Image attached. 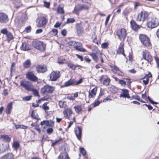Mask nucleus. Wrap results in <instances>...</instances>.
<instances>
[{
	"label": "nucleus",
	"mask_w": 159,
	"mask_h": 159,
	"mask_svg": "<svg viewBox=\"0 0 159 159\" xmlns=\"http://www.w3.org/2000/svg\"><path fill=\"white\" fill-rule=\"evenodd\" d=\"M90 55L92 57L93 60L96 62H98L100 58L101 59L102 63L104 62L103 59L102 57L101 53L97 48L93 50L92 52L90 54Z\"/></svg>",
	"instance_id": "obj_1"
},
{
	"label": "nucleus",
	"mask_w": 159,
	"mask_h": 159,
	"mask_svg": "<svg viewBox=\"0 0 159 159\" xmlns=\"http://www.w3.org/2000/svg\"><path fill=\"white\" fill-rule=\"evenodd\" d=\"M20 86L24 88L25 90L30 91L32 90L33 85L31 82L25 80H22L20 83Z\"/></svg>",
	"instance_id": "obj_2"
},
{
	"label": "nucleus",
	"mask_w": 159,
	"mask_h": 159,
	"mask_svg": "<svg viewBox=\"0 0 159 159\" xmlns=\"http://www.w3.org/2000/svg\"><path fill=\"white\" fill-rule=\"evenodd\" d=\"M159 25L158 19L155 17L152 18L150 21L147 23L148 28H154L157 26Z\"/></svg>",
	"instance_id": "obj_3"
},
{
	"label": "nucleus",
	"mask_w": 159,
	"mask_h": 159,
	"mask_svg": "<svg viewBox=\"0 0 159 159\" xmlns=\"http://www.w3.org/2000/svg\"><path fill=\"white\" fill-rule=\"evenodd\" d=\"M32 45L35 48L42 51H43L45 48V44L41 41H36L32 43Z\"/></svg>",
	"instance_id": "obj_4"
},
{
	"label": "nucleus",
	"mask_w": 159,
	"mask_h": 159,
	"mask_svg": "<svg viewBox=\"0 0 159 159\" xmlns=\"http://www.w3.org/2000/svg\"><path fill=\"white\" fill-rule=\"evenodd\" d=\"M117 35L120 40H124L127 35L126 30L124 28L119 29L117 31Z\"/></svg>",
	"instance_id": "obj_5"
},
{
	"label": "nucleus",
	"mask_w": 159,
	"mask_h": 159,
	"mask_svg": "<svg viewBox=\"0 0 159 159\" xmlns=\"http://www.w3.org/2000/svg\"><path fill=\"white\" fill-rule=\"evenodd\" d=\"M139 39L142 43L146 47H148L150 45L149 39L146 35L143 34L140 35Z\"/></svg>",
	"instance_id": "obj_6"
},
{
	"label": "nucleus",
	"mask_w": 159,
	"mask_h": 159,
	"mask_svg": "<svg viewBox=\"0 0 159 159\" xmlns=\"http://www.w3.org/2000/svg\"><path fill=\"white\" fill-rule=\"evenodd\" d=\"M148 13L145 11L141 12L137 16V20L138 21H144L148 18Z\"/></svg>",
	"instance_id": "obj_7"
},
{
	"label": "nucleus",
	"mask_w": 159,
	"mask_h": 159,
	"mask_svg": "<svg viewBox=\"0 0 159 159\" xmlns=\"http://www.w3.org/2000/svg\"><path fill=\"white\" fill-rule=\"evenodd\" d=\"M55 87L49 85L44 86L41 89V92L44 94L52 93L55 89Z\"/></svg>",
	"instance_id": "obj_8"
},
{
	"label": "nucleus",
	"mask_w": 159,
	"mask_h": 159,
	"mask_svg": "<svg viewBox=\"0 0 159 159\" xmlns=\"http://www.w3.org/2000/svg\"><path fill=\"white\" fill-rule=\"evenodd\" d=\"M1 33L6 35L7 40L9 42L12 40L14 39V37L12 34L10 32H8L6 29H2L1 31Z\"/></svg>",
	"instance_id": "obj_9"
},
{
	"label": "nucleus",
	"mask_w": 159,
	"mask_h": 159,
	"mask_svg": "<svg viewBox=\"0 0 159 159\" xmlns=\"http://www.w3.org/2000/svg\"><path fill=\"white\" fill-rule=\"evenodd\" d=\"M60 74L59 71H53L50 74V79L52 81H56L60 77Z\"/></svg>",
	"instance_id": "obj_10"
},
{
	"label": "nucleus",
	"mask_w": 159,
	"mask_h": 159,
	"mask_svg": "<svg viewBox=\"0 0 159 159\" xmlns=\"http://www.w3.org/2000/svg\"><path fill=\"white\" fill-rule=\"evenodd\" d=\"M26 78L28 80L33 81H37L38 78L34 75V73L32 71L28 72L26 75Z\"/></svg>",
	"instance_id": "obj_11"
},
{
	"label": "nucleus",
	"mask_w": 159,
	"mask_h": 159,
	"mask_svg": "<svg viewBox=\"0 0 159 159\" xmlns=\"http://www.w3.org/2000/svg\"><path fill=\"white\" fill-rule=\"evenodd\" d=\"M143 58L148 62H150L152 61V57L147 51L145 50L143 52Z\"/></svg>",
	"instance_id": "obj_12"
},
{
	"label": "nucleus",
	"mask_w": 159,
	"mask_h": 159,
	"mask_svg": "<svg viewBox=\"0 0 159 159\" xmlns=\"http://www.w3.org/2000/svg\"><path fill=\"white\" fill-rule=\"evenodd\" d=\"M37 26L41 27L45 25L46 24V20L43 17L40 18L37 20Z\"/></svg>",
	"instance_id": "obj_13"
},
{
	"label": "nucleus",
	"mask_w": 159,
	"mask_h": 159,
	"mask_svg": "<svg viewBox=\"0 0 159 159\" xmlns=\"http://www.w3.org/2000/svg\"><path fill=\"white\" fill-rule=\"evenodd\" d=\"M8 20V16L5 14L3 13H0V22L6 23Z\"/></svg>",
	"instance_id": "obj_14"
},
{
	"label": "nucleus",
	"mask_w": 159,
	"mask_h": 159,
	"mask_svg": "<svg viewBox=\"0 0 159 159\" xmlns=\"http://www.w3.org/2000/svg\"><path fill=\"white\" fill-rule=\"evenodd\" d=\"M120 97L127 98H130L129 95L128 90L126 89H123L122 90V92L120 94Z\"/></svg>",
	"instance_id": "obj_15"
},
{
	"label": "nucleus",
	"mask_w": 159,
	"mask_h": 159,
	"mask_svg": "<svg viewBox=\"0 0 159 159\" xmlns=\"http://www.w3.org/2000/svg\"><path fill=\"white\" fill-rule=\"evenodd\" d=\"M82 131V128L79 126L77 127L75 131L76 135L79 140H80L81 138Z\"/></svg>",
	"instance_id": "obj_16"
},
{
	"label": "nucleus",
	"mask_w": 159,
	"mask_h": 159,
	"mask_svg": "<svg viewBox=\"0 0 159 159\" xmlns=\"http://www.w3.org/2000/svg\"><path fill=\"white\" fill-rule=\"evenodd\" d=\"M82 46L81 43L78 42H76V44L75 45L74 48L78 51L84 52H86V50L85 49L81 47Z\"/></svg>",
	"instance_id": "obj_17"
},
{
	"label": "nucleus",
	"mask_w": 159,
	"mask_h": 159,
	"mask_svg": "<svg viewBox=\"0 0 159 159\" xmlns=\"http://www.w3.org/2000/svg\"><path fill=\"white\" fill-rule=\"evenodd\" d=\"M37 71L39 73H43L45 72L47 70V67L45 66L39 65L36 67Z\"/></svg>",
	"instance_id": "obj_18"
},
{
	"label": "nucleus",
	"mask_w": 159,
	"mask_h": 159,
	"mask_svg": "<svg viewBox=\"0 0 159 159\" xmlns=\"http://www.w3.org/2000/svg\"><path fill=\"white\" fill-rule=\"evenodd\" d=\"M97 90V88L96 87L90 91H89V98H94L96 94Z\"/></svg>",
	"instance_id": "obj_19"
},
{
	"label": "nucleus",
	"mask_w": 159,
	"mask_h": 159,
	"mask_svg": "<svg viewBox=\"0 0 159 159\" xmlns=\"http://www.w3.org/2000/svg\"><path fill=\"white\" fill-rule=\"evenodd\" d=\"M2 153L5 152L6 151H8L9 149V146L8 144H3L0 147Z\"/></svg>",
	"instance_id": "obj_20"
},
{
	"label": "nucleus",
	"mask_w": 159,
	"mask_h": 159,
	"mask_svg": "<svg viewBox=\"0 0 159 159\" xmlns=\"http://www.w3.org/2000/svg\"><path fill=\"white\" fill-rule=\"evenodd\" d=\"M58 159H70L68 155L66 152L61 153L58 157Z\"/></svg>",
	"instance_id": "obj_21"
},
{
	"label": "nucleus",
	"mask_w": 159,
	"mask_h": 159,
	"mask_svg": "<svg viewBox=\"0 0 159 159\" xmlns=\"http://www.w3.org/2000/svg\"><path fill=\"white\" fill-rule=\"evenodd\" d=\"M123 44L121 43L120 45V46L118 49L117 51V53L118 54H122L124 56H125Z\"/></svg>",
	"instance_id": "obj_22"
},
{
	"label": "nucleus",
	"mask_w": 159,
	"mask_h": 159,
	"mask_svg": "<svg viewBox=\"0 0 159 159\" xmlns=\"http://www.w3.org/2000/svg\"><path fill=\"white\" fill-rule=\"evenodd\" d=\"M28 19V16L26 13V11L23 13L20 17V20L21 22H25Z\"/></svg>",
	"instance_id": "obj_23"
},
{
	"label": "nucleus",
	"mask_w": 159,
	"mask_h": 159,
	"mask_svg": "<svg viewBox=\"0 0 159 159\" xmlns=\"http://www.w3.org/2000/svg\"><path fill=\"white\" fill-rule=\"evenodd\" d=\"M71 85H75L74 79H70L68 81L65 82L64 84V87H67Z\"/></svg>",
	"instance_id": "obj_24"
},
{
	"label": "nucleus",
	"mask_w": 159,
	"mask_h": 159,
	"mask_svg": "<svg viewBox=\"0 0 159 159\" xmlns=\"http://www.w3.org/2000/svg\"><path fill=\"white\" fill-rule=\"evenodd\" d=\"M131 26L132 28L134 30H136L139 28V26L137 24L135 21L134 20H132L130 21Z\"/></svg>",
	"instance_id": "obj_25"
},
{
	"label": "nucleus",
	"mask_w": 159,
	"mask_h": 159,
	"mask_svg": "<svg viewBox=\"0 0 159 159\" xmlns=\"http://www.w3.org/2000/svg\"><path fill=\"white\" fill-rule=\"evenodd\" d=\"M64 114L66 118H68L72 114L71 110L69 108L63 111Z\"/></svg>",
	"instance_id": "obj_26"
},
{
	"label": "nucleus",
	"mask_w": 159,
	"mask_h": 159,
	"mask_svg": "<svg viewBox=\"0 0 159 159\" xmlns=\"http://www.w3.org/2000/svg\"><path fill=\"white\" fill-rule=\"evenodd\" d=\"M12 102L9 103L7 107L6 113L8 114H10L12 109Z\"/></svg>",
	"instance_id": "obj_27"
},
{
	"label": "nucleus",
	"mask_w": 159,
	"mask_h": 159,
	"mask_svg": "<svg viewBox=\"0 0 159 159\" xmlns=\"http://www.w3.org/2000/svg\"><path fill=\"white\" fill-rule=\"evenodd\" d=\"M13 156L11 153H8L3 156L1 159H13Z\"/></svg>",
	"instance_id": "obj_28"
},
{
	"label": "nucleus",
	"mask_w": 159,
	"mask_h": 159,
	"mask_svg": "<svg viewBox=\"0 0 159 159\" xmlns=\"http://www.w3.org/2000/svg\"><path fill=\"white\" fill-rule=\"evenodd\" d=\"M31 63L30 59L27 60L23 63V66L25 68H29L31 65Z\"/></svg>",
	"instance_id": "obj_29"
},
{
	"label": "nucleus",
	"mask_w": 159,
	"mask_h": 159,
	"mask_svg": "<svg viewBox=\"0 0 159 159\" xmlns=\"http://www.w3.org/2000/svg\"><path fill=\"white\" fill-rule=\"evenodd\" d=\"M92 39L93 41L96 44H98L100 43V41L99 40L97 39V36L94 33H93L92 34Z\"/></svg>",
	"instance_id": "obj_30"
},
{
	"label": "nucleus",
	"mask_w": 159,
	"mask_h": 159,
	"mask_svg": "<svg viewBox=\"0 0 159 159\" xmlns=\"http://www.w3.org/2000/svg\"><path fill=\"white\" fill-rule=\"evenodd\" d=\"M152 76L151 74H149L145 76L143 80V82L146 85L148 84L149 81V78Z\"/></svg>",
	"instance_id": "obj_31"
},
{
	"label": "nucleus",
	"mask_w": 159,
	"mask_h": 159,
	"mask_svg": "<svg viewBox=\"0 0 159 159\" xmlns=\"http://www.w3.org/2000/svg\"><path fill=\"white\" fill-rule=\"evenodd\" d=\"M21 48L22 49L25 51L28 50L30 49L29 45L26 43H22Z\"/></svg>",
	"instance_id": "obj_32"
},
{
	"label": "nucleus",
	"mask_w": 159,
	"mask_h": 159,
	"mask_svg": "<svg viewBox=\"0 0 159 159\" xmlns=\"http://www.w3.org/2000/svg\"><path fill=\"white\" fill-rule=\"evenodd\" d=\"M83 28L80 26H78L76 28L77 34L80 35L83 33Z\"/></svg>",
	"instance_id": "obj_33"
},
{
	"label": "nucleus",
	"mask_w": 159,
	"mask_h": 159,
	"mask_svg": "<svg viewBox=\"0 0 159 159\" xmlns=\"http://www.w3.org/2000/svg\"><path fill=\"white\" fill-rule=\"evenodd\" d=\"M82 10L80 6H77L74 8L73 12H75V14L78 15L79 12Z\"/></svg>",
	"instance_id": "obj_34"
},
{
	"label": "nucleus",
	"mask_w": 159,
	"mask_h": 159,
	"mask_svg": "<svg viewBox=\"0 0 159 159\" xmlns=\"http://www.w3.org/2000/svg\"><path fill=\"white\" fill-rule=\"evenodd\" d=\"M75 111L77 113H79L81 111L82 108L81 106L80 105H76L74 107Z\"/></svg>",
	"instance_id": "obj_35"
},
{
	"label": "nucleus",
	"mask_w": 159,
	"mask_h": 159,
	"mask_svg": "<svg viewBox=\"0 0 159 159\" xmlns=\"http://www.w3.org/2000/svg\"><path fill=\"white\" fill-rule=\"evenodd\" d=\"M1 138L7 142H9L11 139V138L7 135H2L1 136Z\"/></svg>",
	"instance_id": "obj_36"
},
{
	"label": "nucleus",
	"mask_w": 159,
	"mask_h": 159,
	"mask_svg": "<svg viewBox=\"0 0 159 159\" xmlns=\"http://www.w3.org/2000/svg\"><path fill=\"white\" fill-rule=\"evenodd\" d=\"M111 67L112 69V71L114 73H117L119 71V68L116 66H111Z\"/></svg>",
	"instance_id": "obj_37"
},
{
	"label": "nucleus",
	"mask_w": 159,
	"mask_h": 159,
	"mask_svg": "<svg viewBox=\"0 0 159 159\" xmlns=\"http://www.w3.org/2000/svg\"><path fill=\"white\" fill-rule=\"evenodd\" d=\"M20 145L18 142L14 141L13 144V147L15 150H17L19 147Z\"/></svg>",
	"instance_id": "obj_38"
},
{
	"label": "nucleus",
	"mask_w": 159,
	"mask_h": 159,
	"mask_svg": "<svg viewBox=\"0 0 159 159\" xmlns=\"http://www.w3.org/2000/svg\"><path fill=\"white\" fill-rule=\"evenodd\" d=\"M15 127L16 129H26L28 128V127L27 126H26L24 125H15Z\"/></svg>",
	"instance_id": "obj_39"
},
{
	"label": "nucleus",
	"mask_w": 159,
	"mask_h": 159,
	"mask_svg": "<svg viewBox=\"0 0 159 159\" xmlns=\"http://www.w3.org/2000/svg\"><path fill=\"white\" fill-rule=\"evenodd\" d=\"M66 105V102L65 101H60L59 102V105L61 108L65 107Z\"/></svg>",
	"instance_id": "obj_40"
},
{
	"label": "nucleus",
	"mask_w": 159,
	"mask_h": 159,
	"mask_svg": "<svg viewBox=\"0 0 159 159\" xmlns=\"http://www.w3.org/2000/svg\"><path fill=\"white\" fill-rule=\"evenodd\" d=\"M67 66L69 68L74 70H75L77 67H79V66H75V65L71 63H68L67 64Z\"/></svg>",
	"instance_id": "obj_41"
},
{
	"label": "nucleus",
	"mask_w": 159,
	"mask_h": 159,
	"mask_svg": "<svg viewBox=\"0 0 159 159\" xmlns=\"http://www.w3.org/2000/svg\"><path fill=\"white\" fill-rule=\"evenodd\" d=\"M33 89L32 90H30V91H31L33 92V94L35 96H37L39 97V94L38 92L36 89L34 88V86L33 87Z\"/></svg>",
	"instance_id": "obj_42"
},
{
	"label": "nucleus",
	"mask_w": 159,
	"mask_h": 159,
	"mask_svg": "<svg viewBox=\"0 0 159 159\" xmlns=\"http://www.w3.org/2000/svg\"><path fill=\"white\" fill-rule=\"evenodd\" d=\"M119 83L123 87H125L126 85V82L123 80H119Z\"/></svg>",
	"instance_id": "obj_43"
},
{
	"label": "nucleus",
	"mask_w": 159,
	"mask_h": 159,
	"mask_svg": "<svg viewBox=\"0 0 159 159\" xmlns=\"http://www.w3.org/2000/svg\"><path fill=\"white\" fill-rule=\"evenodd\" d=\"M83 79L81 78L80 80L78 81H77L74 79V84L75 85H79V84H81L83 81Z\"/></svg>",
	"instance_id": "obj_44"
},
{
	"label": "nucleus",
	"mask_w": 159,
	"mask_h": 159,
	"mask_svg": "<svg viewBox=\"0 0 159 159\" xmlns=\"http://www.w3.org/2000/svg\"><path fill=\"white\" fill-rule=\"evenodd\" d=\"M32 98L31 96H29L24 97L22 98L23 101H28L31 100Z\"/></svg>",
	"instance_id": "obj_45"
},
{
	"label": "nucleus",
	"mask_w": 159,
	"mask_h": 159,
	"mask_svg": "<svg viewBox=\"0 0 159 159\" xmlns=\"http://www.w3.org/2000/svg\"><path fill=\"white\" fill-rule=\"evenodd\" d=\"M57 11L58 13L63 14L64 13V11L63 8L61 7H58Z\"/></svg>",
	"instance_id": "obj_46"
},
{
	"label": "nucleus",
	"mask_w": 159,
	"mask_h": 159,
	"mask_svg": "<svg viewBox=\"0 0 159 159\" xmlns=\"http://www.w3.org/2000/svg\"><path fill=\"white\" fill-rule=\"evenodd\" d=\"M48 103V102H46L45 103H44L43 105V108L45 111L49 109V107L47 105V104Z\"/></svg>",
	"instance_id": "obj_47"
},
{
	"label": "nucleus",
	"mask_w": 159,
	"mask_h": 159,
	"mask_svg": "<svg viewBox=\"0 0 159 159\" xmlns=\"http://www.w3.org/2000/svg\"><path fill=\"white\" fill-rule=\"evenodd\" d=\"M75 21V20L73 18H68L67 19L66 23H73Z\"/></svg>",
	"instance_id": "obj_48"
},
{
	"label": "nucleus",
	"mask_w": 159,
	"mask_h": 159,
	"mask_svg": "<svg viewBox=\"0 0 159 159\" xmlns=\"http://www.w3.org/2000/svg\"><path fill=\"white\" fill-rule=\"evenodd\" d=\"M124 79L126 80V81L125 82L128 86V87L130 86V84L132 82L131 81V80L129 78H125Z\"/></svg>",
	"instance_id": "obj_49"
},
{
	"label": "nucleus",
	"mask_w": 159,
	"mask_h": 159,
	"mask_svg": "<svg viewBox=\"0 0 159 159\" xmlns=\"http://www.w3.org/2000/svg\"><path fill=\"white\" fill-rule=\"evenodd\" d=\"M49 122L48 120H44L43 121L41 122L40 124L42 125H45L46 126H49Z\"/></svg>",
	"instance_id": "obj_50"
},
{
	"label": "nucleus",
	"mask_w": 159,
	"mask_h": 159,
	"mask_svg": "<svg viewBox=\"0 0 159 159\" xmlns=\"http://www.w3.org/2000/svg\"><path fill=\"white\" fill-rule=\"evenodd\" d=\"M139 97H140L138 95H135L132 96L131 97H130V98L131 100L135 99L138 100H139Z\"/></svg>",
	"instance_id": "obj_51"
},
{
	"label": "nucleus",
	"mask_w": 159,
	"mask_h": 159,
	"mask_svg": "<svg viewBox=\"0 0 159 159\" xmlns=\"http://www.w3.org/2000/svg\"><path fill=\"white\" fill-rule=\"evenodd\" d=\"M109 82H110V79H106L104 80V81H103V84L107 86L109 84Z\"/></svg>",
	"instance_id": "obj_52"
},
{
	"label": "nucleus",
	"mask_w": 159,
	"mask_h": 159,
	"mask_svg": "<svg viewBox=\"0 0 159 159\" xmlns=\"http://www.w3.org/2000/svg\"><path fill=\"white\" fill-rule=\"evenodd\" d=\"M31 116L32 117L35 119H38V116L34 113V111H32Z\"/></svg>",
	"instance_id": "obj_53"
},
{
	"label": "nucleus",
	"mask_w": 159,
	"mask_h": 159,
	"mask_svg": "<svg viewBox=\"0 0 159 159\" xmlns=\"http://www.w3.org/2000/svg\"><path fill=\"white\" fill-rule=\"evenodd\" d=\"M15 69V63L13 62L11 65V73L13 71H14Z\"/></svg>",
	"instance_id": "obj_54"
},
{
	"label": "nucleus",
	"mask_w": 159,
	"mask_h": 159,
	"mask_svg": "<svg viewBox=\"0 0 159 159\" xmlns=\"http://www.w3.org/2000/svg\"><path fill=\"white\" fill-rule=\"evenodd\" d=\"M80 152L83 155H84L86 153V152L84 149L83 148H80Z\"/></svg>",
	"instance_id": "obj_55"
},
{
	"label": "nucleus",
	"mask_w": 159,
	"mask_h": 159,
	"mask_svg": "<svg viewBox=\"0 0 159 159\" xmlns=\"http://www.w3.org/2000/svg\"><path fill=\"white\" fill-rule=\"evenodd\" d=\"M68 44L69 45L74 47L76 44V42L75 41H71L68 42Z\"/></svg>",
	"instance_id": "obj_56"
},
{
	"label": "nucleus",
	"mask_w": 159,
	"mask_h": 159,
	"mask_svg": "<svg viewBox=\"0 0 159 159\" xmlns=\"http://www.w3.org/2000/svg\"><path fill=\"white\" fill-rule=\"evenodd\" d=\"M108 46V43H104L102 44L101 47L102 48L105 49L107 48Z\"/></svg>",
	"instance_id": "obj_57"
},
{
	"label": "nucleus",
	"mask_w": 159,
	"mask_h": 159,
	"mask_svg": "<svg viewBox=\"0 0 159 159\" xmlns=\"http://www.w3.org/2000/svg\"><path fill=\"white\" fill-rule=\"evenodd\" d=\"M111 100V98L109 96H107L106 98H105L103 99V102H106L107 101H110Z\"/></svg>",
	"instance_id": "obj_58"
},
{
	"label": "nucleus",
	"mask_w": 159,
	"mask_h": 159,
	"mask_svg": "<svg viewBox=\"0 0 159 159\" xmlns=\"http://www.w3.org/2000/svg\"><path fill=\"white\" fill-rule=\"evenodd\" d=\"M53 35L55 36L57 34V30L56 29H53L52 30Z\"/></svg>",
	"instance_id": "obj_59"
},
{
	"label": "nucleus",
	"mask_w": 159,
	"mask_h": 159,
	"mask_svg": "<svg viewBox=\"0 0 159 159\" xmlns=\"http://www.w3.org/2000/svg\"><path fill=\"white\" fill-rule=\"evenodd\" d=\"M81 7V8L82 10L85 9L87 10L89 8V7L86 5H82L80 6Z\"/></svg>",
	"instance_id": "obj_60"
},
{
	"label": "nucleus",
	"mask_w": 159,
	"mask_h": 159,
	"mask_svg": "<svg viewBox=\"0 0 159 159\" xmlns=\"http://www.w3.org/2000/svg\"><path fill=\"white\" fill-rule=\"evenodd\" d=\"M31 27L30 26L27 27L25 28L26 32L27 33L30 32L31 30Z\"/></svg>",
	"instance_id": "obj_61"
},
{
	"label": "nucleus",
	"mask_w": 159,
	"mask_h": 159,
	"mask_svg": "<svg viewBox=\"0 0 159 159\" xmlns=\"http://www.w3.org/2000/svg\"><path fill=\"white\" fill-rule=\"evenodd\" d=\"M100 103V102L99 101H95L93 104V106L96 107V106H98Z\"/></svg>",
	"instance_id": "obj_62"
},
{
	"label": "nucleus",
	"mask_w": 159,
	"mask_h": 159,
	"mask_svg": "<svg viewBox=\"0 0 159 159\" xmlns=\"http://www.w3.org/2000/svg\"><path fill=\"white\" fill-rule=\"evenodd\" d=\"M44 6L47 8H49L50 5V4L48 2H47L46 1H44Z\"/></svg>",
	"instance_id": "obj_63"
},
{
	"label": "nucleus",
	"mask_w": 159,
	"mask_h": 159,
	"mask_svg": "<svg viewBox=\"0 0 159 159\" xmlns=\"http://www.w3.org/2000/svg\"><path fill=\"white\" fill-rule=\"evenodd\" d=\"M61 34L63 36H65L67 34V32L66 30L64 29L62 30L61 32Z\"/></svg>",
	"instance_id": "obj_64"
}]
</instances>
